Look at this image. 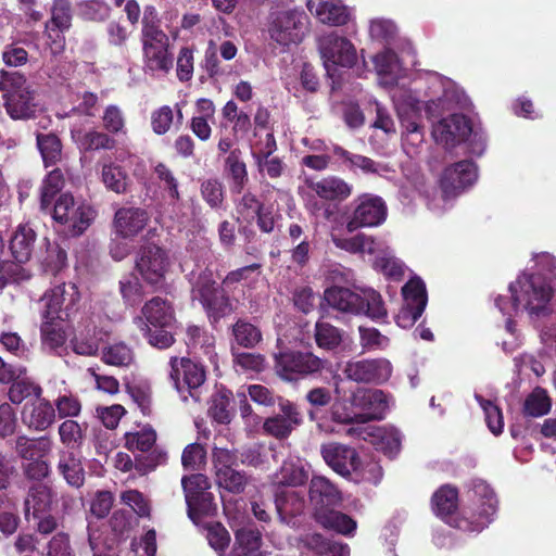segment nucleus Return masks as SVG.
<instances>
[{"mask_svg": "<svg viewBox=\"0 0 556 556\" xmlns=\"http://www.w3.org/2000/svg\"><path fill=\"white\" fill-rule=\"evenodd\" d=\"M324 300L339 312L364 315L375 321H381L388 315L381 294L372 288L350 289L332 286L325 290Z\"/></svg>", "mask_w": 556, "mask_h": 556, "instance_id": "f257e3e1", "label": "nucleus"}, {"mask_svg": "<svg viewBox=\"0 0 556 556\" xmlns=\"http://www.w3.org/2000/svg\"><path fill=\"white\" fill-rule=\"evenodd\" d=\"M191 298L202 305L210 324L214 327L235 311L229 294L217 282L213 270L207 267L191 282Z\"/></svg>", "mask_w": 556, "mask_h": 556, "instance_id": "f03ea898", "label": "nucleus"}, {"mask_svg": "<svg viewBox=\"0 0 556 556\" xmlns=\"http://www.w3.org/2000/svg\"><path fill=\"white\" fill-rule=\"evenodd\" d=\"M3 105L12 119H29L37 112L36 91L20 72L0 71Z\"/></svg>", "mask_w": 556, "mask_h": 556, "instance_id": "7ed1b4c3", "label": "nucleus"}, {"mask_svg": "<svg viewBox=\"0 0 556 556\" xmlns=\"http://www.w3.org/2000/svg\"><path fill=\"white\" fill-rule=\"evenodd\" d=\"M511 309L517 312L522 305L531 314L539 315L551 301L553 289L543 278L532 274H521L509 283Z\"/></svg>", "mask_w": 556, "mask_h": 556, "instance_id": "20e7f679", "label": "nucleus"}, {"mask_svg": "<svg viewBox=\"0 0 556 556\" xmlns=\"http://www.w3.org/2000/svg\"><path fill=\"white\" fill-rule=\"evenodd\" d=\"M308 24L309 18L302 10L276 11L269 14L267 33L274 42L285 48L301 43Z\"/></svg>", "mask_w": 556, "mask_h": 556, "instance_id": "39448f33", "label": "nucleus"}, {"mask_svg": "<svg viewBox=\"0 0 556 556\" xmlns=\"http://www.w3.org/2000/svg\"><path fill=\"white\" fill-rule=\"evenodd\" d=\"M319 50L327 75L332 84L340 85L339 68H352L357 62V51L350 39L331 31L319 41Z\"/></svg>", "mask_w": 556, "mask_h": 556, "instance_id": "423d86ee", "label": "nucleus"}, {"mask_svg": "<svg viewBox=\"0 0 556 556\" xmlns=\"http://www.w3.org/2000/svg\"><path fill=\"white\" fill-rule=\"evenodd\" d=\"M276 374L285 381L296 382L320 374L327 361L309 351L286 350L274 356Z\"/></svg>", "mask_w": 556, "mask_h": 556, "instance_id": "0eeeda50", "label": "nucleus"}, {"mask_svg": "<svg viewBox=\"0 0 556 556\" xmlns=\"http://www.w3.org/2000/svg\"><path fill=\"white\" fill-rule=\"evenodd\" d=\"M142 50L144 64L150 71L168 73L173 68L169 38L160 25L149 21V16L142 21Z\"/></svg>", "mask_w": 556, "mask_h": 556, "instance_id": "6e6552de", "label": "nucleus"}, {"mask_svg": "<svg viewBox=\"0 0 556 556\" xmlns=\"http://www.w3.org/2000/svg\"><path fill=\"white\" fill-rule=\"evenodd\" d=\"M188 517L198 523L201 518L213 516L217 505L211 490L208 478L202 473H192L181 478Z\"/></svg>", "mask_w": 556, "mask_h": 556, "instance_id": "1a4fd4ad", "label": "nucleus"}, {"mask_svg": "<svg viewBox=\"0 0 556 556\" xmlns=\"http://www.w3.org/2000/svg\"><path fill=\"white\" fill-rule=\"evenodd\" d=\"M172 267L169 251L152 242L141 244L135 262V268L146 281L153 287L164 285Z\"/></svg>", "mask_w": 556, "mask_h": 556, "instance_id": "9d476101", "label": "nucleus"}, {"mask_svg": "<svg viewBox=\"0 0 556 556\" xmlns=\"http://www.w3.org/2000/svg\"><path fill=\"white\" fill-rule=\"evenodd\" d=\"M55 222L66 225L72 236L83 235L94 219L96 212L84 202H76L71 193H62L53 206Z\"/></svg>", "mask_w": 556, "mask_h": 556, "instance_id": "9b49d317", "label": "nucleus"}, {"mask_svg": "<svg viewBox=\"0 0 556 556\" xmlns=\"http://www.w3.org/2000/svg\"><path fill=\"white\" fill-rule=\"evenodd\" d=\"M240 198L235 201L237 222L255 220L256 227L262 233L270 235L275 230L279 214L275 213L271 205L264 201L251 190H243Z\"/></svg>", "mask_w": 556, "mask_h": 556, "instance_id": "f8f14e48", "label": "nucleus"}, {"mask_svg": "<svg viewBox=\"0 0 556 556\" xmlns=\"http://www.w3.org/2000/svg\"><path fill=\"white\" fill-rule=\"evenodd\" d=\"M169 378L175 389L187 399L185 392L192 399L199 401L198 389L206 380L205 367L191 358L173 356L169 359Z\"/></svg>", "mask_w": 556, "mask_h": 556, "instance_id": "ddd939ff", "label": "nucleus"}, {"mask_svg": "<svg viewBox=\"0 0 556 556\" xmlns=\"http://www.w3.org/2000/svg\"><path fill=\"white\" fill-rule=\"evenodd\" d=\"M74 10L71 0H52L50 18L45 23V36L53 53L65 49V33L73 26Z\"/></svg>", "mask_w": 556, "mask_h": 556, "instance_id": "4468645a", "label": "nucleus"}, {"mask_svg": "<svg viewBox=\"0 0 556 556\" xmlns=\"http://www.w3.org/2000/svg\"><path fill=\"white\" fill-rule=\"evenodd\" d=\"M346 379L356 383L382 384L392 375V365L387 358H364L346 362L343 370Z\"/></svg>", "mask_w": 556, "mask_h": 556, "instance_id": "2eb2a0df", "label": "nucleus"}, {"mask_svg": "<svg viewBox=\"0 0 556 556\" xmlns=\"http://www.w3.org/2000/svg\"><path fill=\"white\" fill-rule=\"evenodd\" d=\"M404 304L395 316V321L401 328L407 329L422 315L427 302L426 285L420 278L408 280L402 288Z\"/></svg>", "mask_w": 556, "mask_h": 556, "instance_id": "dca6fc26", "label": "nucleus"}, {"mask_svg": "<svg viewBox=\"0 0 556 556\" xmlns=\"http://www.w3.org/2000/svg\"><path fill=\"white\" fill-rule=\"evenodd\" d=\"M355 207L346 223V229L354 232L363 227H374L382 224L387 217V205L382 198L370 193L358 195Z\"/></svg>", "mask_w": 556, "mask_h": 556, "instance_id": "f3484780", "label": "nucleus"}, {"mask_svg": "<svg viewBox=\"0 0 556 556\" xmlns=\"http://www.w3.org/2000/svg\"><path fill=\"white\" fill-rule=\"evenodd\" d=\"M278 407L280 414L265 418L262 432L264 435L283 441L302 424L303 419L298 405L288 399L279 397Z\"/></svg>", "mask_w": 556, "mask_h": 556, "instance_id": "a211bd4d", "label": "nucleus"}, {"mask_svg": "<svg viewBox=\"0 0 556 556\" xmlns=\"http://www.w3.org/2000/svg\"><path fill=\"white\" fill-rule=\"evenodd\" d=\"M320 455L325 463L343 478H352L361 469V457L357 451L339 442H327L320 445Z\"/></svg>", "mask_w": 556, "mask_h": 556, "instance_id": "6ab92c4d", "label": "nucleus"}, {"mask_svg": "<svg viewBox=\"0 0 556 556\" xmlns=\"http://www.w3.org/2000/svg\"><path fill=\"white\" fill-rule=\"evenodd\" d=\"M80 295L76 285H59L48 291L42 301L45 316H54L60 320H68L77 311Z\"/></svg>", "mask_w": 556, "mask_h": 556, "instance_id": "aec40b11", "label": "nucleus"}, {"mask_svg": "<svg viewBox=\"0 0 556 556\" xmlns=\"http://www.w3.org/2000/svg\"><path fill=\"white\" fill-rule=\"evenodd\" d=\"M477 179V167L472 161L464 160L444 168L440 187L445 199L456 197Z\"/></svg>", "mask_w": 556, "mask_h": 556, "instance_id": "412c9836", "label": "nucleus"}, {"mask_svg": "<svg viewBox=\"0 0 556 556\" xmlns=\"http://www.w3.org/2000/svg\"><path fill=\"white\" fill-rule=\"evenodd\" d=\"M470 119L464 114H452L442 118L433 127V137L437 142L446 147H455L466 141L471 135Z\"/></svg>", "mask_w": 556, "mask_h": 556, "instance_id": "4be33fe9", "label": "nucleus"}, {"mask_svg": "<svg viewBox=\"0 0 556 556\" xmlns=\"http://www.w3.org/2000/svg\"><path fill=\"white\" fill-rule=\"evenodd\" d=\"M472 493L478 497L480 505L477 511L472 513V520L467 527L458 525L464 530L480 531L491 522L492 516L496 513L497 500L491 486L482 480L473 481Z\"/></svg>", "mask_w": 556, "mask_h": 556, "instance_id": "5701e85b", "label": "nucleus"}, {"mask_svg": "<svg viewBox=\"0 0 556 556\" xmlns=\"http://www.w3.org/2000/svg\"><path fill=\"white\" fill-rule=\"evenodd\" d=\"M149 213L141 207H119L113 218L115 233L123 239L137 237L148 225Z\"/></svg>", "mask_w": 556, "mask_h": 556, "instance_id": "b1692460", "label": "nucleus"}, {"mask_svg": "<svg viewBox=\"0 0 556 556\" xmlns=\"http://www.w3.org/2000/svg\"><path fill=\"white\" fill-rule=\"evenodd\" d=\"M305 185L316 195L329 202H342L346 200L353 191L352 185L343 178L336 175H328L319 179L306 178Z\"/></svg>", "mask_w": 556, "mask_h": 556, "instance_id": "393cba45", "label": "nucleus"}, {"mask_svg": "<svg viewBox=\"0 0 556 556\" xmlns=\"http://www.w3.org/2000/svg\"><path fill=\"white\" fill-rule=\"evenodd\" d=\"M308 497L315 506V513L321 509H333L341 505L343 500L339 488L323 476H314L311 479Z\"/></svg>", "mask_w": 556, "mask_h": 556, "instance_id": "a878e982", "label": "nucleus"}, {"mask_svg": "<svg viewBox=\"0 0 556 556\" xmlns=\"http://www.w3.org/2000/svg\"><path fill=\"white\" fill-rule=\"evenodd\" d=\"M141 324H149L156 328L175 327V308L170 301L162 296H153L147 301L141 308Z\"/></svg>", "mask_w": 556, "mask_h": 556, "instance_id": "bb28decb", "label": "nucleus"}, {"mask_svg": "<svg viewBox=\"0 0 556 556\" xmlns=\"http://www.w3.org/2000/svg\"><path fill=\"white\" fill-rule=\"evenodd\" d=\"M22 412V422L33 431H45L55 421V408L47 399H36Z\"/></svg>", "mask_w": 556, "mask_h": 556, "instance_id": "cd10ccee", "label": "nucleus"}, {"mask_svg": "<svg viewBox=\"0 0 556 556\" xmlns=\"http://www.w3.org/2000/svg\"><path fill=\"white\" fill-rule=\"evenodd\" d=\"M307 9L323 24L342 26L350 20L349 9L340 1L308 0Z\"/></svg>", "mask_w": 556, "mask_h": 556, "instance_id": "c85d7f7f", "label": "nucleus"}, {"mask_svg": "<svg viewBox=\"0 0 556 556\" xmlns=\"http://www.w3.org/2000/svg\"><path fill=\"white\" fill-rule=\"evenodd\" d=\"M13 448L23 460H38L50 455L53 448V441L49 435L30 438L26 434H21L15 438Z\"/></svg>", "mask_w": 556, "mask_h": 556, "instance_id": "c756f323", "label": "nucleus"}, {"mask_svg": "<svg viewBox=\"0 0 556 556\" xmlns=\"http://www.w3.org/2000/svg\"><path fill=\"white\" fill-rule=\"evenodd\" d=\"M53 502V490L47 483H33L24 500V515L27 520L29 516L39 518L50 510Z\"/></svg>", "mask_w": 556, "mask_h": 556, "instance_id": "7c9ffc66", "label": "nucleus"}, {"mask_svg": "<svg viewBox=\"0 0 556 556\" xmlns=\"http://www.w3.org/2000/svg\"><path fill=\"white\" fill-rule=\"evenodd\" d=\"M37 233L29 223L20 224L9 240V249L13 258L18 263H26L30 260Z\"/></svg>", "mask_w": 556, "mask_h": 556, "instance_id": "2f4dec72", "label": "nucleus"}, {"mask_svg": "<svg viewBox=\"0 0 556 556\" xmlns=\"http://www.w3.org/2000/svg\"><path fill=\"white\" fill-rule=\"evenodd\" d=\"M224 173L229 181L231 194H241L249 182V174L240 149H233L225 159Z\"/></svg>", "mask_w": 556, "mask_h": 556, "instance_id": "473e14b6", "label": "nucleus"}, {"mask_svg": "<svg viewBox=\"0 0 556 556\" xmlns=\"http://www.w3.org/2000/svg\"><path fill=\"white\" fill-rule=\"evenodd\" d=\"M72 139L77 144L79 151L84 153L96 152L100 150H113L116 147V140L109 134L96 129L72 130Z\"/></svg>", "mask_w": 556, "mask_h": 556, "instance_id": "72a5a7b5", "label": "nucleus"}, {"mask_svg": "<svg viewBox=\"0 0 556 556\" xmlns=\"http://www.w3.org/2000/svg\"><path fill=\"white\" fill-rule=\"evenodd\" d=\"M458 508V490L452 484L441 485L431 496V509L435 516L445 522Z\"/></svg>", "mask_w": 556, "mask_h": 556, "instance_id": "f704fd0d", "label": "nucleus"}, {"mask_svg": "<svg viewBox=\"0 0 556 556\" xmlns=\"http://www.w3.org/2000/svg\"><path fill=\"white\" fill-rule=\"evenodd\" d=\"M56 469L70 486L79 489L84 485L86 472L80 457L74 452H61Z\"/></svg>", "mask_w": 556, "mask_h": 556, "instance_id": "c9c22d12", "label": "nucleus"}, {"mask_svg": "<svg viewBox=\"0 0 556 556\" xmlns=\"http://www.w3.org/2000/svg\"><path fill=\"white\" fill-rule=\"evenodd\" d=\"M315 519L323 528L333 530L345 536H352L357 528L356 520L334 509L317 510Z\"/></svg>", "mask_w": 556, "mask_h": 556, "instance_id": "e433bc0d", "label": "nucleus"}, {"mask_svg": "<svg viewBox=\"0 0 556 556\" xmlns=\"http://www.w3.org/2000/svg\"><path fill=\"white\" fill-rule=\"evenodd\" d=\"M41 317L40 337L42 345L52 351L62 348L67 339L65 329L66 320H60L54 316H45V312H42Z\"/></svg>", "mask_w": 556, "mask_h": 556, "instance_id": "4c0bfd02", "label": "nucleus"}, {"mask_svg": "<svg viewBox=\"0 0 556 556\" xmlns=\"http://www.w3.org/2000/svg\"><path fill=\"white\" fill-rule=\"evenodd\" d=\"M344 330L333 326L327 320L319 319L314 327V340L316 345L326 352H337L344 340Z\"/></svg>", "mask_w": 556, "mask_h": 556, "instance_id": "58836bf2", "label": "nucleus"}, {"mask_svg": "<svg viewBox=\"0 0 556 556\" xmlns=\"http://www.w3.org/2000/svg\"><path fill=\"white\" fill-rule=\"evenodd\" d=\"M233 393L227 388H219L211 397L210 416L220 425H228L233 417Z\"/></svg>", "mask_w": 556, "mask_h": 556, "instance_id": "ea45409f", "label": "nucleus"}, {"mask_svg": "<svg viewBox=\"0 0 556 556\" xmlns=\"http://www.w3.org/2000/svg\"><path fill=\"white\" fill-rule=\"evenodd\" d=\"M275 508L280 520L286 522L304 511L305 500L296 491H280L275 495Z\"/></svg>", "mask_w": 556, "mask_h": 556, "instance_id": "a19ab883", "label": "nucleus"}, {"mask_svg": "<svg viewBox=\"0 0 556 556\" xmlns=\"http://www.w3.org/2000/svg\"><path fill=\"white\" fill-rule=\"evenodd\" d=\"M36 143L45 167L55 166L62 161L63 143L58 135L37 134Z\"/></svg>", "mask_w": 556, "mask_h": 556, "instance_id": "79ce46f5", "label": "nucleus"}, {"mask_svg": "<svg viewBox=\"0 0 556 556\" xmlns=\"http://www.w3.org/2000/svg\"><path fill=\"white\" fill-rule=\"evenodd\" d=\"M222 116L226 122L231 123V136L235 138H243L252 128L250 115L239 110L238 104L233 100H229L222 108Z\"/></svg>", "mask_w": 556, "mask_h": 556, "instance_id": "37998d69", "label": "nucleus"}, {"mask_svg": "<svg viewBox=\"0 0 556 556\" xmlns=\"http://www.w3.org/2000/svg\"><path fill=\"white\" fill-rule=\"evenodd\" d=\"M233 342L244 349H254L262 340L261 329L245 318H238L231 326Z\"/></svg>", "mask_w": 556, "mask_h": 556, "instance_id": "c03bdc74", "label": "nucleus"}, {"mask_svg": "<svg viewBox=\"0 0 556 556\" xmlns=\"http://www.w3.org/2000/svg\"><path fill=\"white\" fill-rule=\"evenodd\" d=\"M232 556H261L262 538L260 532L241 528L236 531Z\"/></svg>", "mask_w": 556, "mask_h": 556, "instance_id": "a18cd8bd", "label": "nucleus"}, {"mask_svg": "<svg viewBox=\"0 0 556 556\" xmlns=\"http://www.w3.org/2000/svg\"><path fill=\"white\" fill-rule=\"evenodd\" d=\"M9 384L8 399L14 405H20L30 397L40 399L43 392L38 383L23 376Z\"/></svg>", "mask_w": 556, "mask_h": 556, "instance_id": "49530a36", "label": "nucleus"}, {"mask_svg": "<svg viewBox=\"0 0 556 556\" xmlns=\"http://www.w3.org/2000/svg\"><path fill=\"white\" fill-rule=\"evenodd\" d=\"M64 175L61 168L55 167L48 173L40 188V206L42 210L48 208L54 197L64 186Z\"/></svg>", "mask_w": 556, "mask_h": 556, "instance_id": "de8ad7c7", "label": "nucleus"}, {"mask_svg": "<svg viewBox=\"0 0 556 556\" xmlns=\"http://www.w3.org/2000/svg\"><path fill=\"white\" fill-rule=\"evenodd\" d=\"M125 447L130 451L148 453L156 442V432L152 427H144L139 431L125 433Z\"/></svg>", "mask_w": 556, "mask_h": 556, "instance_id": "09e8293b", "label": "nucleus"}, {"mask_svg": "<svg viewBox=\"0 0 556 556\" xmlns=\"http://www.w3.org/2000/svg\"><path fill=\"white\" fill-rule=\"evenodd\" d=\"M201 197L212 210H220L224 206L226 191L223 182L216 178H207L201 182Z\"/></svg>", "mask_w": 556, "mask_h": 556, "instance_id": "8fccbe9b", "label": "nucleus"}, {"mask_svg": "<svg viewBox=\"0 0 556 556\" xmlns=\"http://www.w3.org/2000/svg\"><path fill=\"white\" fill-rule=\"evenodd\" d=\"M551 397L542 388H535L525 400L523 414L530 417H541L549 413Z\"/></svg>", "mask_w": 556, "mask_h": 556, "instance_id": "3c124183", "label": "nucleus"}, {"mask_svg": "<svg viewBox=\"0 0 556 556\" xmlns=\"http://www.w3.org/2000/svg\"><path fill=\"white\" fill-rule=\"evenodd\" d=\"M101 175L102 181L109 190L117 194L127 191L128 176L122 166L114 163L105 164L102 167Z\"/></svg>", "mask_w": 556, "mask_h": 556, "instance_id": "603ef678", "label": "nucleus"}, {"mask_svg": "<svg viewBox=\"0 0 556 556\" xmlns=\"http://www.w3.org/2000/svg\"><path fill=\"white\" fill-rule=\"evenodd\" d=\"M59 437L61 443L68 448V451L80 448L85 441L84 430L76 420L65 419L59 426Z\"/></svg>", "mask_w": 556, "mask_h": 556, "instance_id": "864d4df0", "label": "nucleus"}, {"mask_svg": "<svg viewBox=\"0 0 556 556\" xmlns=\"http://www.w3.org/2000/svg\"><path fill=\"white\" fill-rule=\"evenodd\" d=\"M22 264L15 260L0 262V289L8 285L21 283L30 279V271L23 267Z\"/></svg>", "mask_w": 556, "mask_h": 556, "instance_id": "5fc2aeb1", "label": "nucleus"}, {"mask_svg": "<svg viewBox=\"0 0 556 556\" xmlns=\"http://www.w3.org/2000/svg\"><path fill=\"white\" fill-rule=\"evenodd\" d=\"M232 362L237 371L262 372L266 367L265 357L262 354L250 352H236L231 346Z\"/></svg>", "mask_w": 556, "mask_h": 556, "instance_id": "6e6d98bb", "label": "nucleus"}, {"mask_svg": "<svg viewBox=\"0 0 556 556\" xmlns=\"http://www.w3.org/2000/svg\"><path fill=\"white\" fill-rule=\"evenodd\" d=\"M119 292L124 303L131 307L139 305L144 298L142 283L138 277L132 275L126 276L119 280Z\"/></svg>", "mask_w": 556, "mask_h": 556, "instance_id": "4d7b16f0", "label": "nucleus"}, {"mask_svg": "<svg viewBox=\"0 0 556 556\" xmlns=\"http://www.w3.org/2000/svg\"><path fill=\"white\" fill-rule=\"evenodd\" d=\"M143 337L148 343L156 349H168L175 342L174 327L170 328H156L149 324H143L140 327Z\"/></svg>", "mask_w": 556, "mask_h": 556, "instance_id": "13d9d810", "label": "nucleus"}, {"mask_svg": "<svg viewBox=\"0 0 556 556\" xmlns=\"http://www.w3.org/2000/svg\"><path fill=\"white\" fill-rule=\"evenodd\" d=\"M216 482L229 493L240 494L244 491L248 483V477L244 471L235 468L226 471L216 472Z\"/></svg>", "mask_w": 556, "mask_h": 556, "instance_id": "bf43d9fd", "label": "nucleus"}, {"mask_svg": "<svg viewBox=\"0 0 556 556\" xmlns=\"http://www.w3.org/2000/svg\"><path fill=\"white\" fill-rule=\"evenodd\" d=\"M78 14L85 21L102 22L110 15V7L104 0H84L77 4Z\"/></svg>", "mask_w": 556, "mask_h": 556, "instance_id": "052dcab7", "label": "nucleus"}, {"mask_svg": "<svg viewBox=\"0 0 556 556\" xmlns=\"http://www.w3.org/2000/svg\"><path fill=\"white\" fill-rule=\"evenodd\" d=\"M126 391L143 416L152 415V390L146 383H128Z\"/></svg>", "mask_w": 556, "mask_h": 556, "instance_id": "680f3d73", "label": "nucleus"}, {"mask_svg": "<svg viewBox=\"0 0 556 556\" xmlns=\"http://www.w3.org/2000/svg\"><path fill=\"white\" fill-rule=\"evenodd\" d=\"M154 174L162 184V188L166 191L169 200L173 203L179 202L181 197L174 172L165 163L160 162L154 167Z\"/></svg>", "mask_w": 556, "mask_h": 556, "instance_id": "e2e57ef3", "label": "nucleus"}, {"mask_svg": "<svg viewBox=\"0 0 556 556\" xmlns=\"http://www.w3.org/2000/svg\"><path fill=\"white\" fill-rule=\"evenodd\" d=\"M277 479L283 485L299 486L307 481L308 476L302 466L292 462H285L277 473Z\"/></svg>", "mask_w": 556, "mask_h": 556, "instance_id": "0e129e2a", "label": "nucleus"}, {"mask_svg": "<svg viewBox=\"0 0 556 556\" xmlns=\"http://www.w3.org/2000/svg\"><path fill=\"white\" fill-rule=\"evenodd\" d=\"M476 399L484 412L485 422L490 431L494 435L501 434L504 428L502 409L491 400H485L480 395H477Z\"/></svg>", "mask_w": 556, "mask_h": 556, "instance_id": "69168bd1", "label": "nucleus"}, {"mask_svg": "<svg viewBox=\"0 0 556 556\" xmlns=\"http://www.w3.org/2000/svg\"><path fill=\"white\" fill-rule=\"evenodd\" d=\"M333 153L342 159L345 163H349L350 168H359L363 173L369 174V173H376L377 172V165L374 160L349 152L342 147L336 146L333 149Z\"/></svg>", "mask_w": 556, "mask_h": 556, "instance_id": "338daca9", "label": "nucleus"}, {"mask_svg": "<svg viewBox=\"0 0 556 556\" xmlns=\"http://www.w3.org/2000/svg\"><path fill=\"white\" fill-rule=\"evenodd\" d=\"M102 359L108 365L128 366L132 362V351L124 343H117L104 350Z\"/></svg>", "mask_w": 556, "mask_h": 556, "instance_id": "774afa93", "label": "nucleus"}]
</instances>
